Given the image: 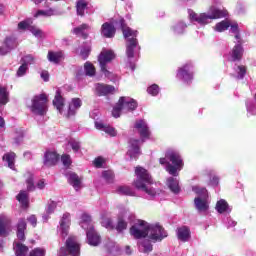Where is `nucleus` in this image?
Returning a JSON list of instances; mask_svg holds the SVG:
<instances>
[{
	"label": "nucleus",
	"mask_w": 256,
	"mask_h": 256,
	"mask_svg": "<svg viewBox=\"0 0 256 256\" xmlns=\"http://www.w3.org/2000/svg\"><path fill=\"white\" fill-rule=\"evenodd\" d=\"M119 24L122 29L124 39H126V67H129L131 71H135V63H137V57H139V53H141V46L137 39L139 31L125 26V19L123 18L119 20Z\"/></svg>",
	"instance_id": "1"
},
{
	"label": "nucleus",
	"mask_w": 256,
	"mask_h": 256,
	"mask_svg": "<svg viewBox=\"0 0 256 256\" xmlns=\"http://www.w3.org/2000/svg\"><path fill=\"white\" fill-rule=\"evenodd\" d=\"M135 175L134 187L144 193L145 199H155L159 195V190L153 188V178L149 171L141 166H137L135 168Z\"/></svg>",
	"instance_id": "2"
},
{
	"label": "nucleus",
	"mask_w": 256,
	"mask_h": 256,
	"mask_svg": "<svg viewBox=\"0 0 256 256\" xmlns=\"http://www.w3.org/2000/svg\"><path fill=\"white\" fill-rule=\"evenodd\" d=\"M134 129H136L140 135V139H130L127 155L131 160L137 161L139 159V155H141V144L145 143L146 139H149V135H151V131H149V125L143 119L136 120L134 123Z\"/></svg>",
	"instance_id": "3"
},
{
	"label": "nucleus",
	"mask_w": 256,
	"mask_h": 256,
	"mask_svg": "<svg viewBox=\"0 0 256 256\" xmlns=\"http://www.w3.org/2000/svg\"><path fill=\"white\" fill-rule=\"evenodd\" d=\"M188 15L191 23L205 27V25L211 23L213 19H223V17H227V10H221L216 6H211L208 13L197 14L193 10H188Z\"/></svg>",
	"instance_id": "4"
},
{
	"label": "nucleus",
	"mask_w": 256,
	"mask_h": 256,
	"mask_svg": "<svg viewBox=\"0 0 256 256\" xmlns=\"http://www.w3.org/2000/svg\"><path fill=\"white\" fill-rule=\"evenodd\" d=\"M115 59V52L113 50H103L98 56V63L100 65V71L106 79H109L112 83H119V75L109 71V63Z\"/></svg>",
	"instance_id": "5"
},
{
	"label": "nucleus",
	"mask_w": 256,
	"mask_h": 256,
	"mask_svg": "<svg viewBox=\"0 0 256 256\" xmlns=\"http://www.w3.org/2000/svg\"><path fill=\"white\" fill-rule=\"evenodd\" d=\"M166 159L170 162L165 166L167 173L172 175V177H179L180 171L183 170L185 163L183 162V157L181 156V152L177 149H168L166 151Z\"/></svg>",
	"instance_id": "6"
},
{
	"label": "nucleus",
	"mask_w": 256,
	"mask_h": 256,
	"mask_svg": "<svg viewBox=\"0 0 256 256\" xmlns=\"http://www.w3.org/2000/svg\"><path fill=\"white\" fill-rule=\"evenodd\" d=\"M195 77V65L189 61L180 66L176 72V78L184 85H191Z\"/></svg>",
	"instance_id": "7"
},
{
	"label": "nucleus",
	"mask_w": 256,
	"mask_h": 256,
	"mask_svg": "<svg viewBox=\"0 0 256 256\" xmlns=\"http://www.w3.org/2000/svg\"><path fill=\"white\" fill-rule=\"evenodd\" d=\"M192 191L198 195L194 199V206L198 213H207L209 211V203L207 202V188L194 186Z\"/></svg>",
	"instance_id": "8"
},
{
	"label": "nucleus",
	"mask_w": 256,
	"mask_h": 256,
	"mask_svg": "<svg viewBox=\"0 0 256 256\" xmlns=\"http://www.w3.org/2000/svg\"><path fill=\"white\" fill-rule=\"evenodd\" d=\"M148 239L152 241V243H158L159 241H162L167 237V231H165V228L159 224V222L156 223H149L148 222Z\"/></svg>",
	"instance_id": "9"
},
{
	"label": "nucleus",
	"mask_w": 256,
	"mask_h": 256,
	"mask_svg": "<svg viewBox=\"0 0 256 256\" xmlns=\"http://www.w3.org/2000/svg\"><path fill=\"white\" fill-rule=\"evenodd\" d=\"M30 111L34 115L43 117L47 113V96L45 94H39L33 97Z\"/></svg>",
	"instance_id": "10"
},
{
	"label": "nucleus",
	"mask_w": 256,
	"mask_h": 256,
	"mask_svg": "<svg viewBox=\"0 0 256 256\" xmlns=\"http://www.w3.org/2000/svg\"><path fill=\"white\" fill-rule=\"evenodd\" d=\"M125 219H128V221H133V219H135V214L127 207L121 205L119 206L118 223L116 225V231H118V233H122V231L127 229V222Z\"/></svg>",
	"instance_id": "11"
},
{
	"label": "nucleus",
	"mask_w": 256,
	"mask_h": 256,
	"mask_svg": "<svg viewBox=\"0 0 256 256\" xmlns=\"http://www.w3.org/2000/svg\"><path fill=\"white\" fill-rule=\"evenodd\" d=\"M148 222L144 220H138L136 224L131 226L130 235L134 237V239H145L148 237Z\"/></svg>",
	"instance_id": "12"
},
{
	"label": "nucleus",
	"mask_w": 256,
	"mask_h": 256,
	"mask_svg": "<svg viewBox=\"0 0 256 256\" xmlns=\"http://www.w3.org/2000/svg\"><path fill=\"white\" fill-rule=\"evenodd\" d=\"M18 31H30L34 37L41 39L43 37V31L41 29L33 26V19L27 18L18 23Z\"/></svg>",
	"instance_id": "13"
},
{
	"label": "nucleus",
	"mask_w": 256,
	"mask_h": 256,
	"mask_svg": "<svg viewBox=\"0 0 256 256\" xmlns=\"http://www.w3.org/2000/svg\"><path fill=\"white\" fill-rule=\"evenodd\" d=\"M118 102L123 109V113H133L139 107L137 100L127 96L120 97Z\"/></svg>",
	"instance_id": "14"
},
{
	"label": "nucleus",
	"mask_w": 256,
	"mask_h": 256,
	"mask_svg": "<svg viewBox=\"0 0 256 256\" xmlns=\"http://www.w3.org/2000/svg\"><path fill=\"white\" fill-rule=\"evenodd\" d=\"M86 241L91 247H97L101 244V235L95 230V227L90 226L86 229Z\"/></svg>",
	"instance_id": "15"
},
{
	"label": "nucleus",
	"mask_w": 256,
	"mask_h": 256,
	"mask_svg": "<svg viewBox=\"0 0 256 256\" xmlns=\"http://www.w3.org/2000/svg\"><path fill=\"white\" fill-rule=\"evenodd\" d=\"M199 179L200 181H206L208 185H211L212 187H217L219 185V178L218 176H213V170L211 169H206L202 171L199 174Z\"/></svg>",
	"instance_id": "16"
},
{
	"label": "nucleus",
	"mask_w": 256,
	"mask_h": 256,
	"mask_svg": "<svg viewBox=\"0 0 256 256\" xmlns=\"http://www.w3.org/2000/svg\"><path fill=\"white\" fill-rule=\"evenodd\" d=\"M66 250L71 256L81 255V246L79 245V242H77L76 237H69L66 240Z\"/></svg>",
	"instance_id": "17"
},
{
	"label": "nucleus",
	"mask_w": 256,
	"mask_h": 256,
	"mask_svg": "<svg viewBox=\"0 0 256 256\" xmlns=\"http://www.w3.org/2000/svg\"><path fill=\"white\" fill-rule=\"evenodd\" d=\"M244 53L245 49L243 48V45L235 44L229 52L228 61H230V63H237V61H241V59H243Z\"/></svg>",
	"instance_id": "18"
},
{
	"label": "nucleus",
	"mask_w": 256,
	"mask_h": 256,
	"mask_svg": "<svg viewBox=\"0 0 256 256\" xmlns=\"http://www.w3.org/2000/svg\"><path fill=\"white\" fill-rule=\"evenodd\" d=\"M11 233V220L5 214H0V237H9Z\"/></svg>",
	"instance_id": "19"
},
{
	"label": "nucleus",
	"mask_w": 256,
	"mask_h": 256,
	"mask_svg": "<svg viewBox=\"0 0 256 256\" xmlns=\"http://www.w3.org/2000/svg\"><path fill=\"white\" fill-rule=\"evenodd\" d=\"M170 31L175 37H181L184 33H187V23L178 20L170 26Z\"/></svg>",
	"instance_id": "20"
},
{
	"label": "nucleus",
	"mask_w": 256,
	"mask_h": 256,
	"mask_svg": "<svg viewBox=\"0 0 256 256\" xmlns=\"http://www.w3.org/2000/svg\"><path fill=\"white\" fill-rule=\"evenodd\" d=\"M95 91L98 97H105L107 95H111L115 93V86H111L109 84L97 83L95 84Z\"/></svg>",
	"instance_id": "21"
},
{
	"label": "nucleus",
	"mask_w": 256,
	"mask_h": 256,
	"mask_svg": "<svg viewBox=\"0 0 256 256\" xmlns=\"http://www.w3.org/2000/svg\"><path fill=\"white\" fill-rule=\"evenodd\" d=\"M5 47H0V55H7L9 51H12V49H15L18 45L17 38L15 36H8L6 37L4 41Z\"/></svg>",
	"instance_id": "22"
},
{
	"label": "nucleus",
	"mask_w": 256,
	"mask_h": 256,
	"mask_svg": "<svg viewBox=\"0 0 256 256\" xmlns=\"http://www.w3.org/2000/svg\"><path fill=\"white\" fill-rule=\"evenodd\" d=\"M69 225H71V214L64 213L60 220L59 231L63 238L69 235Z\"/></svg>",
	"instance_id": "23"
},
{
	"label": "nucleus",
	"mask_w": 256,
	"mask_h": 256,
	"mask_svg": "<svg viewBox=\"0 0 256 256\" xmlns=\"http://www.w3.org/2000/svg\"><path fill=\"white\" fill-rule=\"evenodd\" d=\"M83 106V101L80 98H72L68 105L67 117H75L77 111Z\"/></svg>",
	"instance_id": "24"
},
{
	"label": "nucleus",
	"mask_w": 256,
	"mask_h": 256,
	"mask_svg": "<svg viewBox=\"0 0 256 256\" xmlns=\"http://www.w3.org/2000/svg\"><path fill=\"white\" fill-rule=\"evenodd\" d=\"M100 32L102 37H105L106 39H113V37H115V33H117V29H115V26L111 22H105L102 24Z\"/></svg>",
	"instance_id": "25"
},
{
	"label": "nucleus",
	"mask_w": 256,
	"mask_h": 256,
	"mask_svg": "<svg viewBox=\"0 0 256 256\" xmlns=\"http://www.w3.org/2000/svg\"><path fill=\"white\" fill-rule=\"evenodd\" d=\"M232 69H233V77L235 79L241 80L245 79V75H247V66L243 64H239L237 62H232Z\"/></svg>",
	"instance_id": "26"
},
{
	"label": "nucleus",
	"mask_w": 256,
	"mask_h": 256,
	"mask_svg": "<svg viewBox=\"0 0 256 256\" xmlns=\"http://www.w3.org/2000/svg\"><path fill=\"white\" fill-rule=\"evenodd\" d=\"M166 185L174 195H179V193H181V186H179L177 176L171 175V177H168L166 179Z\"/></svg>",
	"instance_id": "27"
},
{
	"label": "nucleus",
	"mask_w": 256,
	"mask_h": 256,
	"mask_svg": "<svg viewBox=\"0 0 256 256\" xmlns=\"http://www.w3.org/2000/svg\"><path fill=\"white\" fill-rule=\"evenodd\" d=\"M25 231H27V222L25 218H20L16 224V235L19 241H25Z\"/></svg>",
	"instance_id": "28"
},
{
	"label": "nucleus",
	"mask_w": 256,
	"mask_h": 256,
	"mask_svg": "<svg viewBox=\"0 0 256 256\" xmlns=\"http://www.w3.org/2000/svg\"><path fill=\"white\" fill-rule=\"evenodd\" d=\"M58 161L59 154H57V152L47 151L44 154V165H46V167H53V165H57Z\"/></svg>",
	"instance_id": "29"
},
{
	"label": "nucleus",
	"mask_w": 256,
	"mask_h": 256,
	"mask_svg": "<svg viewBox=\"0 0 256 256\" xmlns=\"http://www.w3.org/2000/svg\"><path fill=\"white\" fill-rule=\"evenodd\" d=\"M215 209L217 213H220V215H223L224 213H226V215H229V213L233 211V208L229 206V203H227V200L225 199L218 200Z\"/></svg>",
	"instance_id": "30"
},
{
	"label": "nucleus",
	"mask_w": 256,
	"mask_h": 256,
	"mask_svg": "<svg viewBox=\"0 0 256 256\" xmlns=\"http://www.w3.org/2000/svg\"><path fill=\"white\" fill-rule=\"evenodd\" d=\"M177 238L179 241H182V243H187L189 239H191V230L187 226H182L180 228H177Z\"/></svg>",
	"instance_id": "31"
},
{
	"label": "nucleus",
	"mask_w": 256,
	"mask_h": 256,
	"mask_svg": "<svg viewBox=\"0 0 256 256\" xmlns=\"http://www.w3.org/2000/svg\"><path fill=\"white\" fill-rule=\"evenodd\" d=\"M68 183L75 189V191H78L81 189V178H79V175H77L75 172H70L67 174Z\"/></svg>",
	"instance_id": "32"
},
{
	"label": "nucleus",
	"mask_w": 256,
	"mask_h": 256,
	"mask_svg": "<svg viewBox=\"0 0 256 256\" xmlns=\"http://www.w3.org/2000/svg\"><path fill=\"white\" fill-rule=\"evenodd\" d=\"M137 245L140 253H151L153 251V244L149 239L139 240Z\"/></svg>",
	"instance_id": "33"
},
{
	"label": "nucleus",
	"mask_w": 256,
	"mask_h": 256,
	"mask_svg": "<svg viewBox=\"0 0 256 256\" xmlns=\"http://www.w3.org/2000/svg\"><path fill=\"white\" fill-rule=\"evenodd\" d=\"M15 157L16 154L14 152H8L3 155L2 161L9 167V169H15Z\"/></svg>",
	"instance_id": "34"
},
{
	"label": "nucleus",
	"mask_w": 256,
	"mask_h": 256,
	"mask_svg": "<svg viewBox=\"0 0 256 256\" xmlns=\"http://www.w3.org/2000/svg\"><path fill=\"white\" fill-rule=\"evenodd\" d=\"M53 105L56 107V109L59 111V113H62L63 111V105H64V99L63 96H61V89L56 90V95L53 100Z\"/></svg>",
	"instance_id": "35"
},
{
	"label": "nucleus",
	"mask_w": 256,
	"mask_h": 256,
	"mask_svg": "<svg viewBox=\"0 0 256 256\" xmlns=\"http://www.w3.org/2000/svg\"><path fill=\"white\" fill-rule=\"evenodd\" d=\"M245 107H246L248 117L256 115V102L254 99H251V98L246 99Z\"/></svg>",
	"instance_id": "36"
},
{
	"label": "nucleus",
	"mask_w": 256,
	"mask_h": 256,
	"mask_svg": "<svg viewBox=\"0 0 256 256\" xmlns=\"http://www.w3.org/2000/svg\"><path fill=\"white\" fill-rule=\"evenodd\" d=\"M87 29H90L89 24H82L76 28L73 29L74 35H77L78 37H82L83 39H87L89 37V34H87Z\"/></svg>",
	"instance_id": "37"
},
{
	"label": "nucleus",
	"mask_w": 256,
	"mask_h": 256,
	"mask_svg": "<svg viewBox=\"0 0 256 256\" xmlns=\"http://www.w3.org/2000/svg\"><path fill=\"white\" fill-rule=\"evenodd\" d=\"M14 251L16 256H27V253L29 252V247L22 243L16 242L14 243Z\"/></svg>",
	"instance_id": "38"
},
{
	"label": "nucleus",
	"mask_w": 256,
	"mask_h": 256,
	"mask_svg": "<svg viewBox=\"0 0 256 256\" xmlns=\"http://www.w3.org/2000/svg\"><path fill=\"white\" fill-rule=\"evenodd\" d=\"M16 199L22 205L23 209H27V207H29V195L26 191H20L19 194L16 196Z\"/></svg>",
	"instance_id": "39"
},
{
	"label": "nucleus",
	"mask_w": 256,
	"mask_h": 256,
	"mask_svg": "<svg viewBox=\"0 0 256 256\" xmlns=\"http://www.w3.org/2000/svg\"><path fill=\"white\" fill-rule=\"evenodd\" d=\"M116 193H118V195H125L128 197H135V191H133V188H131L130 186H118L116 189Z\"/></svg>",
	"instance_id": "40"
},
{
	"label": "nucleus",
	"mask_w": 256,
	"mask_h": 256,
	"mask_svg": "<svg viewBox=\"0 0 256 256\" xmlns=\"http://www.w3.org/2000/svg\"><path fill=\"white\" fill-rule=\"evenodd\" d=\"M86 9H89V3H87V0H77L76 1L77 15H80V17H83V15H85Z\"/></svg>",
	"instance_id": "41"
},
{
	"label": "nucleus",
	"mask_w": 256,
	"mask_h": 256,
	"mask_svg": "<svg viewBox=\"0 0 256 256\" xmlns=\"http://www.w3.org/2000/svg\"><path fill=\"white\" fill-rule=\"evenodd\" d=\"M222 223L224 227H226V229H235V227L237 226V221L233 220V218H231L229 214L223 216Z\"/></svg>",
	"instance_id": "42"
},
{
	"label": "nucleus",
	"mask_w": 256,
	"mask_h": 256,
	"mask_svg": "<svg viewBox=\"0 0 256 256\" xmlns=\"http://www.w3.org/2000/svg\"><path fill=\"white\" fill-rule=\"evenodd\" d=\"M80 227H82V229H84L85 231L89 229V227H93V225H91V216L89 214H82Z\"/></svg>",
	"instance_id": "43"
},
{
	"label": "nucleus",
	"mask_w": 256,
	"mask_h": 256,
	"mask_svg": "<svg viewBox=\"0 0 256 256\" xmlns=\"http://www.w3.org/2000/svg\"><path fill=\"white\" fill-rule=\"evenodd\" d=\"M229 27H231V22H229V20H222L215 25L214 29L217 33H223V31H227Z\"/></svg>",
	"instance_id": "44"
},
{
	"label": "nucleus",
	"mask_w": 256,
	"mask_h": 256,
	"mask_svg": "<svg viewBox=\"0 0 256 256\" xmlns=\"http://www.w3.org/2000/svg\"><path fill=\"white\" fill-rule=\"evenodd\" d=\"M9 102V92L7 87L0 86V105H7Z\"/></svg>",
	"instance_id": "45"
},
{
	"label": "nucleus",
	"mask_w": 256,
	"mask_h": 256,
	"mask_svg": "<svg viewBox=\"0 0 256 256\" xmlns=\"http://www.w3.org/2000/svg\"><path fill=\"white\" fill-rule=\"evenodd\" d=\"M91 53V45L89 43H83V45L80 46V57L82 59H88L89 55Z\"/></svg>",
	"instance_id": "46"
},
{
	"label": "nucleus",
	"mask_w": 256,
	"mask_h": 256,
	"mask_svg": "<svg viewBox=\"0 0 256 256\" xmlns=\"http://www.w3.org/2000/svg\"><path fill=\"white\" fill-rule=\"evenodd\" d=\"M95 72H96L95 71V66L89 61L85 62V64H84V73H85V75L87 77H95Z\"/></svg>",
	"instance_id": "47"
},
{
	"label": "nucleus",
	"mask_w": 256,
	"mask_h": 256,
	"mask_svg": "<svg viewBox=\"0 0 256 256\" xmlns=\"http://www.w3.org/2000/svg\"><path fill=\"white\" fill-rule=\"evenodd\" d=\"M102 178L106 183H113L115 181V173L112 170L102 171Z\"/></svg>",
	"instance_id": "48"
},
{
	"label": "nucleus",
	"mask_w": 256,
	"mask_h": 256,
	"mask_svg": "<svg viewBox=\"0 0 256 256\" xmlns=\"http://www.w3.org/2000/svg\"><path fill=\"white\" fill-rule=\"evenodd\" d=\"M48 61H50V63H56V64L59 63V61H61V53L49 51Z\"/></svg>",
	"instance_id": "49"
},
{
	"label": "nucleus",
	"mask_w": 256,
	"mask_h": 256,
	"mask_svg": "<svg viewBox=\"0 0 256 256\" xmlns=\"http://www.w3.org/2000/svg\"><path fill=\"white\" fill-rule=\"evenodd\" d=\"M147 93L152 97H157L161 93V88L157 84H152L147 88Z\"/></svg>",
	"instance_id": "50"
},
{
	"label": "nucleus",
	"mask_w": 256,
	"mask_h": 256,
	"mask_svg": "<svg viewBox=\"0 0 256 256\" xmlns=\"http://www.w3.org/2000/svg\"><path fill=\"white\" fill-rule=\"evenodd\" d=\"M15 134L16 136L14 138V143L21 145L23 142V137L25 136V132L22 130V128H16Z\"/></svg>",
	"instance_id": "51"
},
{
	"label": "nucleus",
	"mask_w": 256,
	"mask_h": 256,
	"mask_svg": "<svg viewBox=\"0 0 256 256\" xmlns=\"http://www.w3.org/2000/svg\"><path fill=\"white\" fill-rule=\"evenodd\" d=\"M68 145L71 146V149L74 151V153H79V151H81V142L75 140L74 138H71L68 141Z\"/></svg>",
	"instance_id": "52"
},
{
	"label": "nucleus",
	"mask_w": 256,
	"mask_h": 256,
	"mask_svg": "<svg viewBox=\"0 0 256 256\" xmlns=\"http://www.w3.org/2000/svg\"><path fill=\"white\" fill-rule=\"evenodd\" d=\"M102 227H105V229H108L109 231H113L115 229V225L113 224V220L111 218H104L101 221Z\"/></svg>",
	"instance_id": "53"
},
{
	"label": "nucleus",
	"mask_w": 256,
	"mask_h": 256,
	"mask_svg": "<svg viewBox=\"0 0 256 256\" xmlns=\"http://www.w3.org/2000/svg\"><path fill=\"white\" fill-rule=\"evenodd\" d=\"M22 65H25L26 67H29V65H33L35 63V57L33 55L29 54L21 58Z\"/></svg>",
	"instance_id": "54"
},
{
	"label": "nucleus",
	"mask_w": 256,
	"mask_h": 256,
	"mask_svg": "<svg viewBox=\"0 0 256 256\" xmlns=\"http://www.w3.org/2000/svg\"><path fill=\"white\" fill-rule=\"evenodd\" d=\"M121 113H123V108L121 104L118 102L112 110V115L115 117V119H119L121 117Z\"/></svg>",
	"instance_id": "55"
},
{
	"label": "nucleus",
	"mask_w": 256,
	"mask_h": 256,
	"mask_svg": "<svg viewBox=\"0 0 256 256\" xmlns=\"http://www.w3.org/2000/svg\"><path fill=\"white\" fill-rule=\"evenodd\" d=\"M52 15H55L53 9H48V10H38L35 17H51Z\"/></svg>",
	"instance_id": "56"
},
{
	"label": "nucleus",
	"mask_w": 256,
	"mask_h": 256,
	"mask_svg": "<svg viewBox=\"0 0 256 256\" xmlns=\"http://www.w3.org/2000/svg\"><path fill=\"white\" fill-rule=\"evenodd\" d=\"M27 190L35 191V184L33 183V174L28 173V178L26 179Z\"/></svg>",
	"instance_id": "57"
},
{
	"label": "nucleus",
	"mask_w": 256,
	"mask_h": 256,
	"mask_svg": "<svg viewBox=\"0 0 256 256\" xmlns=\"http://www.w3.org/2000/svg\"><path fill=\"white\" fill-rule=\"evenodd\" d=\"M55 209H57V202L50 200L46 208V213L48 215H51L52 213L55 212Z\"/></svg>",
	"instance_id": "58"
},
{
	"label": "nucleus",
	"mask_w": 256,
	"mask_h": 256,
	"mask_svg": "<svg viewBox=\"0 0 256 256\" xmlns=\"http://www.w3.org/2000/svg\"><path fill=\"white\" fill-rule=\"evenodd\" d=\"M106 248L109 253H115L119 251V246H117L114 241H109L106 243Z\"/></svg>",
	"instance_id": "59"
},
{
	"label": "nucleus",
	"mask_w": 256,
	"mask_h": 256,
	"mask_svg": "<svg viewBox=\"0 0 256 256\" xmlns=\"http://www.w3.org/2000/svg\"><path fill=\"white\" fill-rule=\"evenodd\" d=\"M28 70H29V67H27L24 64H21V66L18 68V70L16 72V76L17 77H25Z\"/></svg>",
	"instance_id": "60"
},
{
	"label": "nucleus",
	"mask_w": 256,
	"mask_h": 256,
	"mask_svg": "<svg viewBox=\"0 0 256 256\" xmlns=\"http://www.w3.org/2000/svg\"><path fill=\"white\" fill-rule=\"evenodd\" d=\"M29 256H45V249L43 248H35L30 252Z\"/></svg>",
	"instance_id": "61"
},
{
	"label": "nucleus",
	"mask_w": 256,
	"mask_h": 256,
	"mask_svg": "<svg viewBox=\"0 0 256 256\" xmlns=\"http://www.w3.org/2000/svg\"><path fill=\"white\" fill-rule=\"evenodd\" d=\"M104 132H106L107 135H110V137H117V130H115L114 127L106 126Z\"/></svg>",
	"instance_id": "62"
},
{
	"label": "nucleus",
	"mask_w": 256,
	"mask_h": 256,
	"mask_svg": "<svg viewBox=\"0 0 256 256\" xmlns=\"http://www.w3.org/2000/svg\"><path fill=\"white\" fill-rule=\"evenodd\" d=\"M61 161L64 167H69L71 165V156H69V154H64L61 156Z\"/></svg>",
	"instance_id": "63"
},
{
	"label": "nucleus",
	"mask_w": 256,
	"mask_h": 256,
	"mask_svg": "<svg viewBox=\"0 0 256 256\" xmlns=\"http://www.w3.org/2000/svg\"><path fill=\"white\" fill-rule=\"evenodd\" d=\"M104 164H105V159H103V157L99 156L95 158L94 166L96 167V169H101V167H103Z\"/></svg>",
	"instance_id": "64"
}]
</instances>
